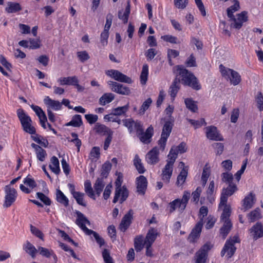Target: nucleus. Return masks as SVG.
Wrapping results in <instances>:
<instances>
[{"label": "nucleus", "instance_id": "26", "mask_svg": "<svg viewBox=\"0 0 263 263\" xmlns=\"http://www.w3.org/2000/svg\"><path fill=\"white\" fill-rule=\"evenodd\" d=\"M250 233L254 238L257 239L263 236V227L261 223H257L250 229Z\"/></svg>", "mask_w": 263, "mask_h": 263}, {"label": "nucleus", "instance_id": "62", "mask_svg": "<svg viewBox=\"0 0 263 263\" xmlns=\"http://www.w3.org/2000/svg\"><path fill=\"white\" fill-rule=\"evenodd\" d=\"M161 39L164 41L170 42L171 43L177 44L178 39L176 37L172 35H165L161 36Z\"/></svg>", "mask_w": 263, "mask_h": 263}, {"label": "nucleus", "instance_id": "30", "mask_svg": "<svg viewBox=\"0 0 263 263\" xmlns=\"http://www.w3.org/2000/svg\"><path fill=\"white\" fill-rule=\"evenodd\" d=\"M255 195L250 193L243 200L242 206L244 209L247 210L251 208L254 203Z\"/></svg>", "mask_w": 263, "mask_h": 263}, {"label": "nucleus", "instance_id": "34", "mask_svg": "<svg viewBox=\"0 0 263 263\" xmlns=\"http://www.w3.org/2000/svg\"><path fill=\"white\" fill-rule=\"evenodd\" d=\"M134 246L137 252H140L143 249L145 245L142 235H138L135 238Z\"/></svg>", "mask_w": 263, "mask_h": 263}, {"label": "nucleus", "instance_id": "5", "mask_svg": "<svg viewBox=\"0 0 263 263\" xmlns=\"http://www.w3.org/2000/svg\"><path fill=\"white\" fill-rule=\"evenodd\" d=\"M115 194L112 202L116 203L118 201L119 197H121L120 203H122L128 197V191L124 186H121V181L119 178H118L115 182Z\"/></svg>", "mask_w": 263, "mask_h": 263}, {"label": "nucleus", "instance_id": "15", "mask_svg": "<svg viewBox=\"0 0 263 263\" xmlns=\"http://www.w3.org/2000/svg\"><path fill=\"white\" fill-rule=\"evenodd\" d=\"M159 151L157 147H154L145 156V160L147 163L155 165L159 161Z\"/></svg>", "mask_w": 263, "mask_h": 263}, {"label": "nucleus", "instance_id": "55", "mask_svg": "<svg viewBox=\"0 0 263 263\" xmlns=\"http://www.w3.org/2000/svg\"><path fill=\"white\" fill-rule=\"evenodd\" d=\"M172 148H174V151L178 154H183L186 152L187 150L186 145L184 142H181L178 146H173Z\"/></svg>", "mask_w": 263, "mask_h": 263}, {"label": "nucleus", "instance_id": "47", "mask_svg": "<svg viewBox=\"0 0 263 263\" xmlns=\"http://www.w3.org/2000/svg\"><path fill=\"white\" fill-rule=\"evenodd\" d=\"M111 168V164L109 162H106L102 165L101 168V177L103 179L107 178Z\"/></svg>", "mask_w": 263, "mask_h": 263}, {"label": "nucleus", "instance_id": "48", "mask_svg": "<svg viewBox=\"0 0 263 263\" xmlns=\"http://www.w3.org/2000/svg\"><path fill=\"white\" fill-rule=\"evenodd\" d=\"M148 74V66L147 64L143 65L142 71L140 74L141 83L142 84H145L147 80Z\"/></svg>", "mask_w": 263, "mask_h": 263}, {"label": "nucleus", "instance_id": "6", "mask_svg": "<svg viewBox=\"0 0 263 263\" xmlns=\"http://www.w3.org/2000/svg\"><path fill=\"white\" fill-rule=\"evenodd\" d=\"M173 126V121H166L163 125L161 138L158 141V145L162 151L165 149L167 139L170 136Z\"/></svg>", "mask_w": 263, "mask_h": 263}, {"label": "nucleus", "instance_id": "33", "mask_svg": "<svg viewBox=\"0 0 263 263\" xmlns=\"http://www.w3.org/2000/svg\"><path fill=\"white\" fill-rule=\"evenodd\" d=\"M104 179L103 178H98L96 180L94 185V190L98 196H100L103 188L105 186Z\"/></svg>", "mask_w": 263, "mask_h": 263}, {"label": "nucleus", "instance_id": "43", "mask_svg": "<svg viewBox=\"0 0 263 263\" xmlns=\"http://www.w3.org/2000/svg\"><path fill=\"white\" fill-rule=\"evenodd\" d=\"M229 78H230L231 83L234 86L237 85L241 81L240 74L234 70L231 71Z\"/></svg>", "mask_w": 263, "mask_h": 263}, {"label": "nucleus", "instance_id": "37", "mask_svg": "<svg viewBox=\"0 0 263 263\" xmlns=\"http://www.w3.org/2000/svg\"><path fill=\"white\" fill-rule=\"evenodd\" d=\"M23 247L26 253L29 254L32 258H35L36 253L37 252V250L34 246H33L30 242L27 241L24 245Z\"/></svg>", "mask_w": 263, "mask_h": 263}, {"label": "nucleus", "instance_id": "3", "mask_svg": "<svg viewBox=\"0 0 263 263\" xmlns=\"http://www.w3.org/2000/svg\"><path fill=\"white\" fill-rule=\"evenodd\" d=\"M190 192L185 191L183 192L182 199H176L169 203L170 212L173 213L177 208L179 211L182 212L186 208V205L190 198Z\"/></svg>", "mask_w": 263, "mask_h": 263}, {"label": "nucleus", "instance_id": "42", "mask_svg": "<svg viewBox=\"0 0 263 263\" xmlns=\"http://www.w3.org/2000/svg\"><path fill=\"white\" fill-rule=\"evenodd\" d=\"M184 103L187 108L193 112H197L198 106L196 102L191 98H187L184 100Z\"/></svg>", "mask_w": 263, "mask_h": 263}, {"label": "nucleus", "instance_id": "17", "mask_svg": "<svg viewBox=\"0 0 263 263\" xmlns=\"http://www.w3.org/2000/svg\"><path fill=\"white\" fill-rule=\"evenodd\" d=\"M129 104H127L126 105L121 107H118L114 108L112 110V112L108 115H106L104 116V119L107 121H111V119L115 116H121L125 115L129 109Z\"/></svg>", "mask_w": 263, "mask_h": 263}, {"label": "nucleus", "instance_id": "19", "mask_svg": "<svg viewBox=\"0 0 263 263\" xmlns=\"http://www.w3.org/2000/svg\"><path fill=\"white\" fill-rule=\"evenodd\" d=\"M154 134V128L152 125L149 126L145 132H144L143 125H142L141 133H137L141 142L144 143H149L150 139L152 137Z\"/></svg>", "mask_w": 263, "mask_h": 263}, {"label": "nucleus", "instance_id": "39", "mask_svg": "<svg viewBox=\"0 0 263 263\" xmlns=\"http://www.w3.org/2000/svg\"><path fill=\"white\" fill-rule=\"evenodd\" d=\"M82 120L81 116L80 115H76L73 116L72 120L67 123L66 126H72L73 127H80L82 124Z\"/></svg>", "mask_w": 263, "mask_h": 263}, {"label": "nucleus", "instance_id": "28", "mask_svg": "<svg viewBox=\"0 0 263 263\" xmlns=\"http://www.w3.org/2000/svg\"><path fill=\"white\" fill-rule=\"evenodd\" d=\"M187 167H184L180 172L177 178L176 185L178 186H182L185 182L187 176Z\"/></svg>", "mask_w": 263, "mask_h": 263}, {"label": "nucleus", "instance_id": "7", "mask_svg": "<svg viewBox=\"0 0 263 263\" xmlns=\"http://www.w3.org/2000/svg\"><path fill=\"white\" fill-rule=\"evenodd\" d=\"M5 197L3 206L8 208L15 201L17 197V192L15 189L11 187L10 185L5 187Z\"/></svg>", "mask_w": 263, "mask_h": 263}, {"label": "nucleus", "instance_id": "21", "mask_svg": "<svg viewBox=\"0 0 263 263\" xmlns=\"http://www.w3.org/2000/svg\"><path fill=\"white\" fill-rule=\"evenodd\" d=\"M159 235V233L158 232L157 229L151 228L145 237L144 239V244H150L153 245V243L156 240L158 236Z\"/></svg>", "mask_w": 263, "mask_h": 263}, {"label": "nucleus", "instance_id": "24", "mask_svg": "<svg viewBox=\"0 0 263 263\" xmlns=\"http://www.w3.org/2000/svg\"><path fill=\"white\" fill-rule=\"evenodd\" d=\"M44 102L46 105L47 109L54 110H59L62 107V104L59 101L50 99L48 96L46 97L44 99Z\"/></svg>", "mask_w": 263, "mask_h": 263}, {"label": "nucleus", "instance_id": "1", "mask_svg": "<svg viewBox=\"0 0 263 263\" xmlns=\"http://www.w3.org/2000/svg\"><path fill=\"white\" fill-rule=\"evenodd\" d=\"M177 71L178 75L181 78V80L176 76L171 85L169 89V93L173 99H174L180 89V83L184 85L189 86L196 90H199L201 88L197 78L188 70L185 69L182 65L177 66Z\"/></svg>", "mask_w": 263, "mask_h": 263}, {"label": "nucleus", "instance_id": "51", "mask_svg": "<svg viewBox=\"0 0 263 263\" xmlns=\"http://www.w3.org/2000/svg\"><path fill=\"white\" fill-rule=\"evenodd\" d=\"M152 103V100L149 98L146 99L142 104L139 110V114L143 115L146 110L148 109L151 104Z\"/></svg>", "mask_w": 263, "mask_h": 263}, {"label": "nucleus", "instance_id": "53", "mask_svg": "<svg viewBox=\"0 0 263 263\" xmlns=\"http://www.w3.org/2000/svg\"><path fill=\"white\" fill-rule=\"evenodd\" d=\"M222 180L228 184H234L233 182V176L231 173L226 172L222 174Z\"/></svg>", "mask_w": 263, "mask_h": 263}, {"label": "nucleus", "instance_id": "16", "mask_svg": "<svg viewBox=\"0 0 263 263\" xmlns=\"http://www.w3.org/2000/svg\"><path fill=\"white\" fill-rule=\"evenodd\" d=\"M203 226V218L200 219V220L196 223L194 228L192 229L188 238L190 242H194L200 236Z\"/></svg>", "mask_w": 263, "mask_h": 263}, {"label": "nucleus", "instance_id": "10", "mask_svg": "<svg viewBox=\"0 0 263 263\" xmlns=\"http://www.w3.org/2000/svg\"><path fill=\"white\" fill-rule=\"evenodd\" d=\"M247 12L243 11L237 14L236 17L234 16L232 18H230V20L232 22L231 24V27L239 29L242 27L243 23L247 22Z\"/></svg>", "mask_w": 263, "mask_h": 263}, {"label": "nucleus", "instance_id": "27", "mask_svg": "<svg viewBox=\"0 0 263 263\" xmlns=\"http://www.w3.org/2000/svg\"><path fill=\"white\" fill-rule=\"evenodd\" d=\"M31 146L35 149L37 158L40 161H44L45 160V157L47 156V153L46 151L41 146L35 143H32Z\"/></svg>", "mask_w": 263, "mask_h": 263}, {"label": "nucleus", "instance_id": "32", "mask_svg": "<svg viewBox=\"0 0 263 263\" xmlns=\"http://www.w3.org/2000/svg\"><path fill=\"white\" fill-rule=\"evenodd\" d=\"M134 165L139 174H143L145 172L146 170L144 167L142 160L137 154L135 156Z\"/></svg>", "mask_w": 263, "mask_h": 263}, {"label": "nucleus", "instance_id": "8", "mask_svg": "<svg viewBox=\"0 0 263 263\" xmlns=\"http://www.w3.org/2000/svg\"><path fill=\"white\" fill-rule=\"evenodd\" d=\"M237 190V187L235 183L229 184L227 187L223 188L221 194L219 208L227 203L228 197L232 196Z\"/></svg>", "mask_w": 263, "mask_h": 263}, {"label": "nucleus", "instance_id": "57", "mask_svg": "<svg viewBox=\"0 0 263 263\" xmlns=\"http://www.w3.org/2000/svg\"><path fill=\"white\" fill-rule=\"evenodd\" d=\"M37 197L40 199L45 204L49 205L51 204L50 199L45 196L43 193L37 192L36 193Z\"/></svg>", "mask_w": 263, "mask_h": 263}, {"label": "nucleus", "instance_id": "2", "mask_svg": "<svg viewBox=\"0 0 263 263\" xmlns=\"http://www.w3.org/2000/svg\"><path fill=\"white\" fill-rule=\"evenodd\" d=\"M76 214L77 218L76 220V223L85 232L86 234L88 235L92 234L100 247L104 245L105 241L103 238L100 237L97 232L88 229L86 227V224L90 226V222L85 215L79 211H77Z\"/></svg>", "mask_w": 263, "mask_h": 263}, {"label": "nucleus", "instance_id": "9", "mask_svg": "<svg viewBox=\"0 0 263 263\" xmlns=\"http://www.w3.org/2000/svg\"><path fill=\"white\" fill-rule=\"evenodd\" d=\"M105 73L107 76L114 79L116 81L128 84L132 83V80L129 77L124 74L118 70L114 69L108 70L106 71Z\"/></svg>", "mask_w": 263, "mask_h": 263}, {"label": "nucleus", "instance_id": "12", "mask_svg": "<svg viewBox=\"0 0 263 263\" xmlns=\"http://www.w3.org/2000/svg\"><path fill=\"white\" fill-rule=\"evenodd\" d=\"M206 137L208 139L214 141H223V138L216 127L209 126L205 128Z\"/></svg>", "mask_w": 263, "mask_h": 263}, {"label": "nucleus", "instance_id": "41", "mask_svg": "<svg viewBox=\"0 0 263 263\" xmlns=\"http://www.w3.org/2000/svg\"><path fill=\"white\" fill-rule=\"evenodd\" d=\"M223 206V205H222ZM224 209L221 216V220L223 221H231L229 217L231 214V207L227 203L223 205Z\"/></svg>", "mask_w": 263, "mask_h": 263}, {"label": "nucleus", "instance_id": "11", "mask_svg": "<svg viewBox=\"0 0 263 263\" xmlns=\"http://www.w3.org/2000/svg\"><path fill=\"white\" fill-rule=\"evenodd\" d=\"M123 122L130 133L135 130H136L137 133H141L142 124L140 121H134L132 119H127L123 120Z\"/></svg>", "mask_w": 263, "mask_h": 263}, {"label": "nucleus", "instance_id": "59", "mask_svg": "<svg viewBox=\"0 0 263 263\" xmlns=\"http://www.w3.org/2000/svg\"><path fill=\"white\" fill-rule=\"evenodd\" d=\"M30 231L33 235H34L35 236L42 240L43 239L44 235L43 233L39 229H37L35 227L33 226L32 225H31Z\"/></svg>", "mask_w": 263, "mask_h": 263}, {"label": "nucleus", "instance_id": "60", "mask_svg": "<svg viewBox=\"0 0 263 263\" xmlns=\"http://www.w3.org/2000/svg\"><path fill=\"white\" fill-rule=\"evenodd\" d=\"M202 192V189L201 187H198L196 190L192 193V200L194 202L197 203L199 201V198L200 195V193Z\"/></svg>", "mask_w": 263, "mask_h": 263}, {"label": "nucleus", "instance_id": "54", "mask_svg": "<svg viewBox=\"0 0 263 263\" xmlns=\"http://www.w3.org/2000/svg\"><path fill=\"white\" fill-rule=\"evenodd\" d=\"M108 37L109 31L104 29L100 36V42L103 46H105L107 44Z\"/></svg>", "mask_w": 263, "mask_h": 263}, {"label": "nucleus", "instance_id": "4", "mask_svg": "<svg viewBox=\"0 0 263 263\" xmlns=\"http://www.w3.org/2000/svg\"><path fill=\"white\" fill-rule=\"evenodd\" d=\"M17 115L24 130L30 134H35V129L31 126L32 121L30 117L26 115L22 109H17Z\"/></svg>", "mask_w": 263, "mask_h": 263}, {"label": "nucleus", "instance_id": "23", "mask_svg": "<svg viewBox=\"0 0 263 263\" xmlns=\"http://www.w3.org/2000/svg\"><path fill=\"white\" fill-rule=\"evenodd\" d=\"M173 166L166 163L164 168L162 170L161 178L165 183H168L172 175Z\"/></svg>", "mask_w": 263, "mask_h": 263}, {"label": "nucleus", "instance_id": "25", "mask_svg": "<svg viewBox=\"0 0 263 263\" xmlns=\"http://www.w3.org/2000/svg\"><path fill=\"white\" fill-rule=\"evenodd\" d=\"M130 12V1H127V6L125 8L124 12L123 13L122 10L118 11V18L122 20L124 24H126L128 22L129 15Z\"/></svg>", "mask_w": 263, "mask_h": 263}, {"label": "nucleus", "instance_id": "22", "mask_svg": "<svg viewBox=\"0 0 263 263\" xmlns=\"http://www.w3.org/2000/svg\"><path fill=\"white\" fill-rule=\"evenodd\" d=\"M236 247L234 245V243H231L230 240H227L223 249L221 251V255L222 256H224L227 253L228 258H231L234 254L236 251Z\"/></svg>", "mask_w": 263, "mask_h": 263}, {"label": "nucleus", "instance_id": "64", "mask_svg": "<svg viewBox=\"0 0 263 263\" xmlns=\"http://www.w3.org/2000/svg\"><path fill=\"white\" fill-rule=\"evenodd\" d=\"M251 221L253 222L259 219L260 217V214L258 209H256L252 211L249 215Z\"/></svg>", "mask_w": 263, "mask_h": 263}, {"label": "nucleus", "instance_id": "63", "mask_svg": "<svg viewBox=\"0 0 263 263\" xmlns=\"http://www.w3.org/2000/svg\"><path fill=\"white\" fill-rule=\"evenodd\" d=\"M210 176V171L208 168H204L202 177H201V182L203 186H205L206 182L208 181V178Z\"/></svg>", "mask_w": 263, "mask_h": 263}, {"label": "nucleus", "instance_id": "46", "mask_svg": "<svg viewBox=\"0 0 263 263\" xmlns=\"http://www.w3.org/2000/svg\"><path fill=\"white\" fill-rule=\"evenodd\" d=\"M72 196L76 199L78 204L84 207L86 206V203L84 200V196H85L84 193L77 192V193H74Z\"/></svg>", "mask_w": 263, "mask_h": 263}, {"label": "nucleus", "instance_id": "45", "mask_svg": "<svg viewBox=\"0 0 263 263\" xmlns=\"http://www.w3.org/2000/svg\"><path fill=\"white\" fill-rule=\"evenodd\" d=\"M235 3L227 9V15L230 18L234 16L233 13L238 11L240 8L239 3L237 0H234Z\"/></svg>", "mask_w": 263, "mask_h": 263}, {"label": "nucleus", "instance_id": "50", "mask_svg": "<svg viewBox=\"0 0 263 263\" xmlns=\"http://www.w3.org/2000/svg\"><path fill=\"white\" fill-rule=\"evenodd\" d=\"M85 191L89 197L95 200V193L91 186V182L87 180L84 183Z\"/></svg>", "mask_w": 263, "mask_h": 263}, {"label": "nucleus", "instance_id": "40", "mask_svg": "<svg viewBox=\"0 0 263 263\" xmlns=\"http://www.w3.org/2000/svg\"><path fill=\"white\" fill-rule=\"evenodd\" d=\"M115 98V96L111 93H106L104 94L99 99L100 104L105 105L111 102Z\"/></svg>", "mask_w": 263, "mask_h": 263}, {"label": "nucleus", "instance_id": "58", "mask_svg": "<svg viewBox=\"0 0 263 263\" xmlns=\"http://www.w3.org/2000/svg\"><path fill=\"white\" fill-rule=\"evenodd\" d=\"M38 250L40 252V254L47 258L50 257L52 255V251H50L48 249L40 247L38 248Z\"/></svg>", "mask_w": 263, "mask_h": 263}, {"label": "nucleus", "instance_id": "52", "mask_svg": "<svg viewBox=\"0 0 263 263\" xmlns=\"http://www.w3.org/2000/svg\"><path fill=\"white\" fill-rule=\"evenodd\" d=\"M187 121L194 126L195 129L201 127L203 125L206 124L204 119L203 118H201L199 120H194L193 119H187Z\"/></svg>", "mask_w": 263, "mask_h": 263}, {"label": "nucleus", "instance_id": "49", "mask_svg": "<svg viewBox=\"0 0 263 263\" xmlns=\"http://www.w3.org/2000/svg\"><path fill=\"white\" fill-rule=\"evenodd\" d=\"M174 149V148H171L167 156L168 159L166 161L167 163L173 166L174 165V162H175V160L178 155V154L176 151H175Z\"/></svg>", "mask_w": 263, "mask_h": 263}, {"label": "nucleus", "instance_id": "14", "mask_svg": "<svg viewBox=\"0 0 263 263\" xmlns=\"http://www.w3.org/2000/svg\"><path fill=\"white\" fill-rule=\"evenodd\" d=\"M108 84L111 87L112 91L122 95H129L130 90L128 87L116 82L109 81Z\"/></svg>", "mask_w": 263, "mask_h": 263}, {"label": "nucleus", "instance_id": "35", "mask_svg": "<svg viewBox=\"0 0 263 263\" xmlns=\"http://www.w3.org/2000/svg\"><path fill=\"white\" fill-rule=\"evenodd\" d=\"M50 161L51 164L49 165L50 168L54 173L58 175L60 172L58 159L55 156H53L51 157Z\"/></svg>", "mask_w": 263, "mask_h": 263}, {"label": "nucleus", "instance_id": "56", "mask_svg": "<svg viewBox=\"0 0 263 263\" xmlns=\"http://www.w3.org/2000/svg\"><path fill=\"white\" fill-rule=\"evenodd\" d=\"M102 256L105 263H114L108 250L106 249H104L103 250L102 252Z\"/></svg>", "mask_w": 263, "mask_h": 263}, {"label": "nucleus", "instance_id": "61", "mask_svg": "<svg viewBox=\"0 0 263 263\" xmlns=\"http://www.w3.org/2000/svg\"><path fill=\"white\" fill-rule=\"evenodd\" d=\"M77 55L82 62H84L90 58L89 54L86 51L78 52Z\"/></svg>", "mask_w": 263, "mask_h": 263}, {"label": "nucleus", "instance_id": "38", "mask_svg": "<svg viewBox=\"0 0 263 263\" xmlns=\"http://www.w3.org/2000/svg\"><path fill=\"white\" fill-rule=\"evenodd\" d=\"M56 199L58 202L63 204L65 206H67L69 204L68 198L60 190H57Z\"/></svg>", "mask_w": 263, "mask_h": 263}, {"label": "nucleus", "instance_id": "31", "mask_svg": "<svg viewBox=\"0 0 263 263\" xmlns=\"http://www.w3.org/2000/svg\"><path fill=\"white\" fill-rule=\"evenodd\" d=\"M58 81L62 85H73L75 83L78 82V80L76 76L60 78Z\"/></svg>", "mask_w": 263, "mask_h": 263}, {"label": "nucleus", "instance_id": "20", "mask_svg": "<svg viewBox=\"0 0 263 263\" xmlns=\"http://www.w3.org/2000/svg\"><path fill=\"white\" fill-rule=\"evenodd\" d=\"M137 192L141 195H144L147 186V181L145 177L141 175L136 179Z\"/></svg>", "mask_w": 263, "mask_h": 263}, {"label": "nucleus", "instance_id": "13", "mask_svg": "<svg viewBox=\"0 0 263 263\" xmlns=\"http://www.w3.org/2000/svg\"><path fill=\"white\" fill-rule=\"evenodd\" d=\"M211 247L209 243L204 244L196 253V263H205L208 256V252Z\"/></svg>", "mask_w": 263, "mask_h": 263}, {"label": "nucleus", "instance_id": "18", "mask_svg": "<svg viewBox=\"0 0 263 263\" xmlns=\"http://www.w3.org/2000/svg\"><path fill=\"white\" fill-rule=\"evenodd\" d=\"M134 211L129 210L128 212L124 216L120 224V229L121 231L125 232L132 223L133 218Z\"/></svg>", "mask_w": 263, "mask_h": 263}, {"label": "nucleus", "instance_id": "36", "mask_svg": "<svg viewBox=\"0 0 263 263\" xmlns=\"http://www.w3.org/2000/svg\"><path fill=\"white\" fill-rule=\"evenodd\" d=\"M95 130L99 134H102L103 135H108L113 132L108 127L104 125L97 123L95 126Z\"/></svg>", "mask_w": 263, "mask_h": 263}, {"label": "nucleus", "instance_id": "44", "mask_svg": "<svg viewBox=\"0 0 263 263\" xmlns=\"http://www.w3.org/2000/svg\"><path fill=\"white\" fill-rule=\"evenodd\" d=\"M21 10V6L18 3L9 2L7 7L6 8V11L8 13H15Z\"/></svg>", "mask_w": 263, "mask_h": 263}, {"label": "nucleus", "instance_id": "29", "mask_svg": "<svg viewBox=\"0 0 263 263\" xmlns=\"http://www.w3.org/2000/svg\"><path fill=\"white\" fill-rule=\"evenodd\" d=\"M232 227L231 221H223V224L220 229V234L223 239H225Z\"/></svg>", "mask_w": 263, "mask_h": 263}]
</instances>
